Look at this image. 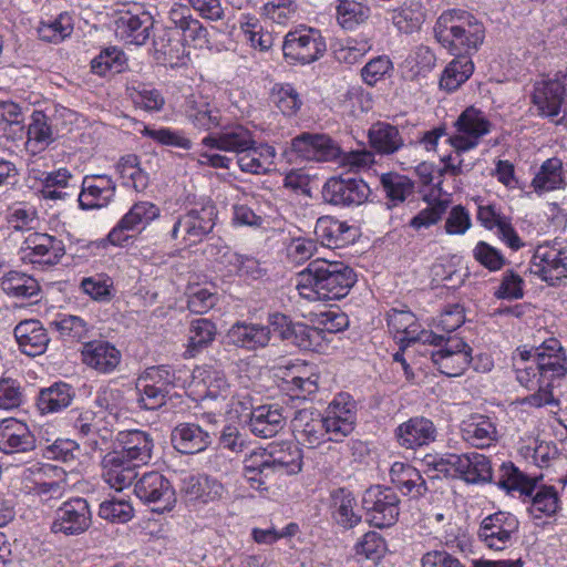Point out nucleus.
<instances>
[{
  "label": "nucleus",
  "instance_id": "nucleus-1",
  "mask_svg": "<svg viewBox=\"0 0 567 567\" xmlns=\"http://www.w3.org/2000/svg\"><path fill=\"white\" fill-rule=\"evenodd\" d=\"M353 404L340 395L327 408L324 414L315 409L295 413L291 427L297 442L316 449L326 442H341L354 430Z\"/></svg>",
  "mask_w": 567,
  "mask_h": 567
},
{
  "label": "nucleus",
  "instance_id": "nucleus-2",
  "mask_svg": "<svg viewBox=\"0 0 567 567\" xmlns=\"http://www.w3.org/2000/svg\"><path fill=\"white\" fill-rule=\"evenodd\" d=\"M301 466V450L296 443L285 441L246 456L244 476L252 489L267 491L277 476L297 474Z\"/></svg>",
  "mask_w": 567,
  "mask_h": 567
},
{
  "label": "nucleus",
  "instance_id": "nucleus-3",
  "mask_svg": "<svg viewBox=\"0 0 567 567\" xmlns=\"http://www.w3.org/2000/svg\"><path fill=\"white\" fill-rule=\"evenodd\" d=\"M357 281L352 268L342 261L318 258L297 275V289L307 300H339Z\"/></svg>",
  "mask_w": 567,
  "mask_h": 567
},
{
  "label": "nucleus",
  "instance_id": "nucleus-4",
  "mask_svg": "<svg viewBox=\"0 0 567 567\" xmlns=\"http://www.w3.org/2000/svg\"><path fill=\"white\" fill-rule=\"evenodd\" d=\"M435 39L453 54L476 52L485 39L482 21L472 13L452 9L444 11L434 25Z\"/></svg>",
  "mask_w": 567,
  "mask_h": 567
},
{
  "label": "nucleus",
  "instance_id": "nucleus-5",
  "mask_svg": "<svg viewBox=\"0 0 567 567\" xmlns=\"http://www.w3.org/2000/svg\"><path fill=\"white\" fill-rule=\"evenodd\" d=\"M326 41L318 29L301 27L289 31L282 42V53L290 63L309 64L323 56Z\"/></svg>",
  "mask_w": 567,
  "mask_h": 567
},
{
  "label": "nucleus",
  "instance_id": "nucleus-6",
  "mask_svg": "<svg viewBox=\"0 0 567 567\" xmlns=\"http://www.w3.org/2000/svg\"><path fill=\"white\" fill-rule=\"evenodd\" d=\"M486 115L474 106L466 107L454 122V132L446 140L455 152L462 153L475 148L484 136L492 131Z\"/></svg>",
  "mask_w": 567,
  "mask_h": 567
},
{
  "label": "nucleus",
  "instance_id": "nucleus-7",
  "mask_svg": "<svg viewBox=\"0 0 567 567\" xmlns=\"http://www.w3.org/2000/svg\"><path fill=\"white\" fill-rule=\"evenodd\" d=\"M216 217L217 210L213 204L193 208L176 218L171 238L186 246L197 244L213 230Z\"/></svg>",
  "mask_w": 567,
  "mask_h": 567
},
{
  "label": "nucleus",
  "instance_id": "nucleus-8",
  "mask_svg": "<svg viewBox=\"0 0 567 567\" xmlns=\"http://www.w3.org/2000/svg\"><path fill=\"white\" fill-rule=\"evenodd\" d=\"M64 255L65 246L63 241L45 233L29 234L19 249L20 259L24 264L40 267L54 266L60 262Z\"/></svg>",
  "mask_w": 567,
  "mask_h": 567
},
{
  "label": "nucleus",
  "instance_id": "nucleus-9",
  "mask_svg": "<svg viewBox=\"0 0 567 567\" xmlns=\"http://www.w3.org/2000/svg\"><path fill=\"white\" fill-rule=\"evenodd\" d=\"M400 499L390 487L372 486L363 495L362 506L368 520L378 528L390 527L399 517Z\"/></svg>",
  "mask_w": 567,
  "mask_h": 567
},
{
  "label": "nucleus",
  "instance_id": "nucleus-10",
  "mask_svg": "<svg viewBox=\"0 0 567 567\" xmlns=\"http://www.w3.org/2000/svg\"><path fill=\"white\" fill-rule=\"evenodd\" d=\"M134 493L144 504L152 505V511L157 513L171 511L176 502L171 482L155 471L144 473L137 480Z\"/></svg>",
  "mask_w": 567,
  "mask_h": 567
},
{
  "label": "nucleus",
  "instance_id": "nucleus-11",
  "mask_svg": "<svg viewBox=\"0 0 567 567\" xmlns=\"http://www.w3.org/2000/svg\"><path fill=\"white\" fill-rule=\"evenodd\" d=\"M371 194L369 185L361 178L333 176L322 187V198L334 206L349 207L365 203Z\"/></svg>",
  "mask_w": 567,
  "mask_h": 567
},
{
  "label": "nucleus",
  "instance_id": "nucleus-12",
  "mask_svg": "<svg viewBox=\"0 0 567 567\" xmlns=\"http://www.w3.org/2000/svg\"><path fill=\"white\" fill-rule=\"evenodd\" d=\"M532 271L549 285L567 277V249L559 243L537 246L532 258Z\"/></svg>",
  "mask_w": 567,
  "mask_h": 567
},
{
  "label": "nucleus",
  "instance_id": "nucleus-13",
  "mask_svg": "<svg viewBox=\"0 0 567 567\" xmlns=\"http://www.w3.org/2000/svg\"><path fill=\"white\" fill-rule=\"evenodd\" d=\"M519 522L515 515L497 512L486 516L480 526L481 542L494 550H503L512 544V537L518 532Z\"/></svg>",
  "mask_w": 567,
  "mask_h": 567
},
{
  "label": "nucleus",
  "instance_id": "nucleus-14",
  "mask_svg": "<svg viewBox=\"0 0 567 567\" xmlns=\"http://www.w3.org/2000/svg\"><path fill=\"white\" fill-rule=\"evenodd\" d=\"M92 523V513L86 499L76 497L62 504L55 512L52 533L66 536L83 534Z\"/></svg>",
  "mask_w": 567,
  "mask_h": 567
},
{
  "label": "nucleus",
  "instance_id": "nucleus-15",
  "mask_svg": "<svg viewBox=\"0 0 567 567\" xmlns=\"http://www.w3.org/2000/svg\"><path fill=\"white\" fill-rule=\"evenodd\" d=\"M472 348L457 336H447L445 346L431 354L433 363L441 373L458 377L467 369L472 360Z\"/></svg>",
  "mask_w": 567,
  "mask_h": 567
},
{
  "label": "nucleus",
  "instance_id": "nucleus-16",
  "mask_svg": "<svg viewBox=\"0 0 567 567\" xmlns=\"http://www.w3.org/2000/svg\"><path fill=\"white\" fill-rule=\"evenodd\" d=\"M291 151L315 162H330L341 156V148L327 134L303 132L291 140Z\"/></svg>",
  "mask_w": 567,
  "mask_h": 567
},
{
  "label": "nucleus",
  "instance_id": "nucleus-17",
  "mask_svg": "<svg viewBox=\"0 0 567 567\" xmlns=\"http://www.w3.org/2000/svg\"><path fill=\"white\" fill-rule=\"evenodd\" d=\"M116 184L109 175H87L81 184L78 196L79 206L83 210L106 207L114 198Z\"/></svg>",
  "mask_w": 567,
  "mask_h": 567
},
{
  "label": "nucleus",
  "instance_id": "nucleus-18",
  "mask_svg": "<svg viewBox=\"0 0 567 567\" xmlns=\"http://www.w3.org/2000/svg\"><path fill=\"white\" fill-rule=\"evenodd\" d=\"M398 444L405 450H417L436 440L434 423L424 416H413L401 423L394 431Z\"/></svg>",
  "mask_w": 567,
  "mask_h": 567
},
{
  "label": "nucleus",
  "instance_id": "nucleus-19",
  "mask_svg": "<svg viewBox=\"0 0 567 567\" xmlns=\"http://www.w3.org/2000/svg\"><path fill=\"white\" fill-rule=\"evenodd\" d=\"M35 158L29 163V172L34 174V178L41 182L40 195L44 199L65 200L75 193V188L70 185L73 175L66 168H59L53 172H41L37 168Z\"/></svg>",
  "mask_w": 567,
  "mask_h": 567
},
{
  "label": "nucleus",
  "instance_id": "nucleus-20",
  "mask_svg": "<svg viewBox=\"0 0 567 567\" xmlns=\"http://www.w3.org/2000/svg\"><path fill=\"white\" fill-rule=\"evenodd\" d=\"M565 100L566 85L558 78L535 82L532 101L539 115L551 118L558 116Z\"/></svg>",
  "mask_w": 567,
  "mask_h": 567
},
{
  "label": "nucleus",
  "instance_id": "nucleus-21",
  "mask_svg": "<svg viewBox=\"0 0 567 567\" xmlns=\"http://www.w3.org/2000/svg\"><path fill=\"white\" fill-rule=\"evenodd\" d=\"M68 424L92 452L103 450L107 436L101 433L100 421L92 410L74 409L68 413Z\"/></svg>",
  "mask_w": 567,
  "mask_h": 567
},
{
  "label": "nucleus",
  "instance_id": "nucleus-22",
  "mask_svg": "<svg viewBox=\"0 0 567 567\" xmlns=\"http://www.w3.org/2000/svg\"><path fill=\"white\" fill-rule=\"evenodd\" d=\"M543 380L554 382L561 379L567 372L566 354L556 338L545 340L539 347H535V359L533 360Z\"/></svg>",
  "mask_w": 567,
  "mask_h": 567
},
{
  "label": "nucleus",
  "instance_id": "nucleus-23",
  "mask_svg": "<svg viewBox=\"0 0 567 567\" xmlns=\"http://www.w3.org/2000/svg\"><path fill=\"white\" fill-rule=\"evenodd\" d=\"M102 477L115 491H122L137 477V465L116 450L106 453L101 462Z\"/></svg>",
  "mask_w": 567,
  "mask_h": 567
},
{
  "label": "nucleus",
  "instance_id": "nucleus-24",
  "mask_svg": "<svg viewBox=\"0 0 567 567\" xmlns=\"http://www.w3.org/2000/svg\"><path fill=\"white\" fill-rule=\"evenodd\" d=\"M181 493L189 502L209 504L224 499L227 489L217 478L198 474L182 481Z\"/></svg>",
  "mask_w": 567,
  "mask_h": 567
},
{
  "label": "nucleus",
  "instance_id": "nucleus-25",
  "mask_svg": "<svg viewBox=\"0 0 567 567\" xmlns=\"http://www.w3.org/2000/svg\"><path fill=\"white\" fill-rule=\"evenodd\" d=\"M212 429H204L195 423H181L172 431L174 449L183 454H195L206 450L215 436Z\"/></svg>",
  "mask_w": 567,
  "mask_h": 567
},
{
  "label": "nucleus",
  "instance_id": "nucleus-26",
  "mask_svg": "<svg viewBox=\"0 0 567 567\" xmlns=\"http://www.w3.org/2000/svg\"><path fill=\"white\" fill-rule=\"evenodd\" d=\"M82 362L99 373L113 372L121 362V352L109 341L94 340L83 342Z\"/></svg>",
  "mask_w": 567,
  "mask_h": 567
},
{
  "label": "nucleus",
  "instance_id": "nucleus-27",
  "mask_svg": "<svg viewBox=\"0 0 567 567\" xmlns=\"http://www.w3.org/2000/svg\"><path fill=\"white\" fill-rule=\"evenodd\" d=\"M116 444L120 447L116 451L138 467L147 464L152 458L154 441L151 434L145 431H121L116 435Z\"/></svg>",
  "mask_w": 567,
  "mask_h": 567
},
{
  "label": "nucleus",
  "instance_id": "nucleus-28",
  "mask_svg": "<svg viewBox=\"0 0 567 567\" xmlns=\"http://www.w3.org/2000/svg\"><path fill=\"white\" fill-rule=\"evenodd\" d=\"M35 440L28 425L17 419L0 421V451L6 454L33 450Z\"/></svg>",
  "mask_w": 567,
  "mask_h": 567
},
{
  "label": "nucleus",
  "instance_id": "nucleus-29",
  "mask_svg": "<svg viewBox=\"0 0 567 567\" xmlns=\"http://www.w3.org/2000/svg\"><path fill=\"white\" fill-rule=\"evenodd\" d=\"M159 216V208L151 202H137L121 218L117 225L109 234L112 244L121 245L126 237L124 231L135 230L145 227Z\"/></svg>",
  "mask_w": 567,
  "mask_h": 567
},
{
  "label": "nucleus",
  "instance_id": "nucleus-30",
  "mask_svg": "<svg viewBox=\"0 0 567 567\" xmlns=\"http://www.w3.org/2000/svg\"><path fill=\"white\" fill-rule=\"evenodd\" d=\"M153 19L148 13H122L115 20V34L118 39L135 45H143L150 38Z\"/></svg>",
  "mask_w": 567,
  "mask_h": 567
},
{
  "label": "nucleus",
  "instance_id": "nucleus-31",
  "mask_svg": "<svg viewBox=\"0 0 567 567\" xmlns=\"http://www.w3.org/2000/svg\"><path fill=\"white\" fill-rule=\"evenodd\" d=\"M56 125L51 115L43 111H33L27 130V151L35 155L55 141Z\"/></svg>",
  "mask_w": 567,
  "mask_h": 567
},
{
  "label": "nucleus",
  "instance_id": "nucleus-32",
  "mask_svg": "<svg viewBox=\"0 0 567 567\" xmlns=\"http://www.w3.org/2000/svg\"><path fill=\"white\" fill-rule=\"evenodd\" d=\"M203 144L224 152L236 153V156L255 145L252 133L243 125L225 128L220 133L206 136Z\"/></svg>",
  "mask_w": 567,
  "mask_h": 567
},
{
  "label": "nucleus",
  "instance_id": "nucleus-33",
  "mask_svg": "<svg viewBox=\"0 0 567 567\" xmlns=\"http://www.w3.org/2000/svg\"><path fill=\"white\" fill-rule=\"evenodd\" d=\"M227 339L233 346L255 351L269 344L270 328L258 323L236 322L228 330Z\"/></svg>",
  "mask_w": 567,
  "mask_h": 567
},
{
  "label": "nucleus",
  "instance_id": "nucleus-34",
  "mask_svg": "<svg viewBox=\"0 0 567 567\" xmlns=\"http://www.w3.org/2000/svg\"><path fill=\"white\" fill-rule=\"evenodd\" d=\"M14 337L20 350L30 357L42 354L50 342L47 330L39 320H23L14 328Z\"/></svg>",
  "mask_w": 567,
  "mask_h": 567
},
{
  "label": "nucleus",
  "instance_id": "nucleus-35",
  "mask_svg": "<svg viewBox=\"0 0 567 567\" xmlns=\"http://www.w3.org/2000/svg\"><path fill=\"white\" fill-rule=\"evenodd\" d=\"M248 424L256 436L268 439L284 429L286 417L282 414V409L278 405H259L252 411Z\"/></svg>",
  "mask_w": 567,
  "mask_h": 567
},
{
  "label": "nucleus",
  "instance_id": "nucleus-36",
  "mask_svg": "<svg viewBox=\"0 0 567 567\" xmlns=\"http://www.w3.org/2000/svg\"><path fill=\"white\" fill-rule=\"evenodd\" d=\"M270 334L277 333L282 340H290L292 338L299 339L300 347L309 348L312 346V340L319 337V331L315 327H308L302 323L293 324L290 319L279 312L269 316L268 324Z\"/></svg>",
  "mask_w": 567,
  "mask_h": 567
},
{
  "label": "nucleus",
  "instance_id": "nucleus-37",
  "mask_svg": "<svg viewBox=\"0 0 567 567\" xmlns=\"http://www.w3.org/2000/svg\"><path fill=\"white\" fill-rule=\"evenodd\" d=\"M331 507L333 519L346 529L353 528L362 519L355 497L346 488H338L331 493Z\"/></svg>",
  "mask_w": 567,
  "mask_h": 567
},
{
  "label": "nucleus",
  "instance_id": "nucleus-38",
  "mask_svg": "<svg viewBox=\"0 0 567 567\" xmlns=\"http://www.w3.org/2000/svg\"><path fill=\"white\" fill-rule=\"evenodd\" d=\"M370 146L380 155H392L401 150L404 140L399 128L386 122H377L368 131Z\"/></svg>",
  "mask_w": 567,
  "mask_h": 567
},
{
  "label": "nucleus",
  "instance_id": "nucleus-39",
  "mask_svg": "<svg viewBox=\"0 0 567 567\" xmlns=\"http://www.w3.org/2000/svg\"><path fill=\"white\" fill-rule=\"evenodd\" d=\"M461 432L464 441L480 449L489 446L497 436L495 424L485 415H475L464 421Z\"/></svg>",
  "mask_w": 567,
  "mask_h": 567
},
{
  "label": "nucleus",
  "instance_id": "nucleus-40",
  "mask_svg": "<svg viewBox=\"0 0 567 567\" xmlns=\"http://www.w3.org/2000/svg\"><path fill=\"white\" fill-rule=\"evenodd\" d=\"M276 150L270 145L250 146L237 157L239 168L249 174H265L271 169Z\"/></svg>",
  "mask_w": 567,
  "mask_h": 567
},
{
  "label": "nucleus",
  "instance_id": "nucleus-41",
  "mask_svg": "<svg viewBox=\"0 0 567 567\" xmlns=\"http://www.w3.org/2000/svg\"><path fill=\"white\" fill-rule=\"evenodd\" d=\"M532 186L538 194L565 188L566 179L561 159L557 157L546 159L535 175Z\"/></svg>",
  "mask_w": 567,
  "mask_h": 567
},
{
  "label": "nucleus",
  "instance_id": "nucleus-42",
  "mask_svg": "<svg viewBox=\"0 0 567 567\" xmlns=\"http://www.w3.org/2000/svg\"><path fill=\"white\" fill-rule=\"evenodd\" d=\"M352 229L344 221H340L330 216L318 218L315 227V234L322 245L327 247H342L351 238L348 236Z\"/></svg>",
  "mask_w": 567,
  "mask_h": 567
},
{
  "label": "nucleus",
  "instance_id": "nucleus-43",
  "mask_svg": "<svg viewBox=\"0 0 567 567\" xmlns=\"http://www.w3.org/2000/svg\"><path fill=\"white\" fill-rule=\"evenodd\" d=\"M217 333L216 324L206 318L192 320L185 358H195L203 349L207 348Z\"/></svg>",
  "mask_w": 567,
  "mask_h": 567
},
{
  "label": "nucleus",
  "instance_id": "nucleus-44",
  "mask_svg": "<svg viewBox=\"0 0 567 567\" xmlns=\"http://www.w3.org/2000/svg\"><path fill=\"white\" fill-rule=\"evenodd\" d=\"M473 71L474 63L470 55L457 54V56L445 66L440 79V87L447 92L456 91L470 79Z\"/></svg>",
  "mask_w": 567,
  "mask_h": 567
},
{
  "label": "nucleus",
  "instance_id": "nucleus-45",
  "mask_svg": "<svg viewBox=\"0 0 567 567\" xmlns=\"http://www.w3.org/2000/svg\"><path fill=\"white\" fill-rule=\"evenodd\" d=\"M460 478L471 484L492 482L493 468L487 456L477 452L463 454Z\"/></svg>",
  "mask_w": 567,
  "mask_h": 567
},
{
  "label": "nucleus",
  "instance_id": "nucleus-46",
  "mask_svg": "<svg viewBox=\"0 0 567 567\" xmlns=\"http://www.w3.org/2000/svg\"><path fill=\"white\" fill-rule=\"evenodd\" d=\"M391 19L400 32L411 34L420 30L424 22L425 13L419 0H409L400 8L393 10Z\"/></svg>",
  "mask_w": 567,
  "mask_h": 567
},
{
  "label": "nucleus",
  "instance_id": "nucleus-47",
  "mask_svg": "<svg viewBox=\"0 0 567 567\" xmlns=\"http://www.w3.org/2000/svg\"><path fill=\"white\" fill-rule=\"evenodd\" d=\"M71 385L60 382L41 390L38 406L43 413H54L68 408L74 399Z\"/></svg>",
  "mask_w": 567,
  "mask_h": 567
},
{
  "label": "nucleus",
  "instance_id": "nucleus-48",
  "mask_svg": "<svg viewBox=\"0 0 567 567\" xmlns=\"http://www.w3.org/2000/svg\"><path fill=\"white\" fill-rule=\"evenodd\" d=\"M536 478L523 473L513 463H503L499 470L498 485L507 492L517 491L530 496L536 487Z\"/></svg>",
  "mask_w": 567,
  "mask_h": 567
},
{
  "label": "nucleus",
  "instance_id": "nucleus-49",
  "mask_svg": "<svg viewBox=\"0 0 567 567\" xmlns=\"http://www.w3.org/2000/svg\"><path fill=\"white\" fill-rule=\"evenodd\" d=\"M126 93L136 107L147 112H158L165 104L162 93L144 83H128L126 85Z\"/></svg>",
  "mask_w": 567,
  "mask_h": 567
},
{
  "label": "nucleus",
  "instance_id": "nucleus-50",
  "mask_svg": "<svg viewBox=\"0 0 567 567\" xmlns=\"http://www.w3.org/2000/svg\"><path fill=\"white\" fill-rule=\"evenodd\" d=\"M1 289L8 296L22 299L35 297L40 292L37 279L18 271H10L3 277Z\"/></svg>",
  "mask_w": 567,
  "mask_h": 567
},
{
  "label": "nucleus",
  "instance_id": "nucleus-51",
  "mask_svg": "<svg viewBox=\"0 0 567 567\" xmlns=\"http://www.w3.org/2000/svg\"><path fill=\"white\" fill-rule=\"evenodd\" d=\"M195 378H199L206 388V398L212 400H220L223 403L231 393L230 385L223 371L213 368H202L195 371Z\"/></svg>",
  "mask_w": 567,
  "mask_h": 567
},
{
  "label": "nucleus",
  "instance_id": "nucleus-52",
  "mask_svg": "<svg viewBox=\"0 0 567 567\" xmlns=\"http://www.w3.org/2000/svg\"><path fill=\"white\" fill-rule=\"evenodd\" d=\"M116 172L123 179V185L134 188L136 192L144 190L148 185V175L140 167L138 157L128 154L118 161Z\"/></svg>",
  "mask_w": 567,
  "mask_h": 567
},
{
  "label": "nucleus",
  "instance_id": "nucleus-53",
  "mask_svg": "<svg viewBox=\"0 0 567 567\" xmlns=\"http://www.w3.org/2000/svg\"><path fill=\"white\" fill-rule=\"evenodd\" d=\"M389 330L395 334H400V342L410 343L416 336L419 322L415 315L409 309H391L386 313Z\"/></svg>",
  "mask_w": 567,
  "mask_h": 567
},
{
  "label": "nucleus",
  "instance_id": "nucleus-54",
  "mask_svg": "<svg viewBox=\"0 0 567 567\" xmlns=\"http://www.w3.org/2000/svg\"><path fill=\"white\" fill-rule=\"evenodd\" d=\"M240 30L244 40L249 43L252 49L266 52L274 44L272 34L265 31L259 20L255 17L244 16L243 21H240Z\"/></svg>",
  "mask_w": 567,
  "mask_h": 567
},
{
  "label": "nucleus",
  "instance_id": "nucleus-55",
  "mask_svg": "<svg viewBox=\"0 0 567 567\" xmlns=\"http://www.w3.org/2000/svg\"><path fill=\"white\" fill-rule=\"evenodd\" d=\"M370 17V8L358 0H339L337 19L343 29H353Z\"/></svg>",
  "mask_w": 567,
  "mask_h": 567
},
{
  "label": "nucleus",
  "instance_id": "nucleus-56",
  "mask_svg": "<svg viewBox=\"0 0 567 567\" xmlns=\"http://www.w3.org/2000/svg\"><path fill=\"white\" fill-rule=\"evenodd\" d=\"M381 185L393 205L403 203L414 190L413 182L406 176L396 173L383 174L381 176Z\"/></svg>",
  "mask_w": 567,
  "mask_h": 567
},
{
  "label": "nucleus",
  "instance_id": "nucleus-57",
  "mask_svg": "<svg viewBox=\"0 0 567 567\" xmlns=\"http://www.w3.org/2000/svg\"><path fill=\"white\" fill-rule=\"evenodd\" d=\"M73 31L72 19L68 13H61L56 19L41 22L38 34L41 40L59 43L70 37Z\"/></svg>",
  "mask_w": 567,
  "mask_h": 567
},
{
  "label": "nucleus",
  "instance_id": "nucleus-58",
  "mask_svg": "<svg viewBox=\"0 0 567 567\" xmlns=\"http://www.w3.org/2000/svg\"><path fill=\"white\" fill-rule=\"evenodd\" d=\"M255 409L252 396L248 391L231 392L220 406V411H224L230 419L245 417L250 420Z\"/></svg>",
  "mask_w": 567,
  "mask_h": 567
},
{
  "label": "nucleus",
  "instance_id": "nucleus-59",
  "mask_svg": "<svg viewBox=\"0 0 567 567\" xmlns=\"http://www.w3.org/2000/svg\"><path fill=\"white\" fill-rule=\"evenodd\" d=\"M271 99L282 114L295 115L301 107L299 93L290 84H277L272 89Z\"/></svg>",
  "mask_w": 567,
  "mask_h": 567
},
{
  "label": "nucleus",
  "instance_id": "nucleus-60",
  "mask_svg": "<svg viewBox=\"0 0 567 567\" xmlns=\"http://www.w3.org/2000/svg\"><path fill=\"white\" fill-rule=\"evenodd\" d=\"M61 337L68 341L82 342L87 338L90 327L89 323L78 316H63L61 319L52 322Z\"/></svg>",
  "mask_w": 567,
  "mask_h": 567
},
{
  "label": "nucleus",
  "instance_id": "nucleus-61",
  "mask_svg": "<svg viewBox=\"0 0 567 567\" xmlns=\"http://www.w3.org/2000/svg\"><path fill=\"white\" fill-rule=\"evenodd\" d=\"M262 14L277 24H287L296 19L298 13L297 0H270L264 4Z\"/></svg>",
  "mask_w": 567,
  "mask_h": 567
},
{
  "label": "nucleus",
  "instance_id": "nucleus-62",
  "mask_svg": "<svg viewBox=\"0 0 567 567\" xmlns=\"http://www.w3.org/2000/svg\"><path fill=\"white\" fill-rule=\"evenodd\" d=\"M177 380L175 370L169 365L163 364L147 368L138 378V384L146 382L151 385L159 386L169 393V390L176 385Z\"/></svg>",
  "mask_w": 567,
  "mask_h": 567
},
{
  "label": "nucleus",
  "instance_id": "nucleus-63",
  "mask_svg": "<svg viewBox=\"0 0 567 567\" xmlns=\"http://www.w3.org/2000/svg\"><path fill=\"white\" fill-rule=\"evenodd\" d=\"M558 495L553 486L539 488L533 497L530 513L540 518L542 515L550 516L557 512Z\"/></svg>",
  "mask_w": 567,
  "mask_h": 567
},
{
  "label": "nucleus",
  "instance_id": "nucleus-64",
  "mask_svg": "<svg viewBox=\"0 0 567 567\" xmlns=\"http://www.w3.org/2000/svg\"><path fill=\"white\" fill-rule=\"evenodd\" d=\"M393 70V63L388 55H379L371 59L361 70L363 82L370 86H374Z\"/></svg>",
  "mask_w": 567,
  "mask_h": 567
}]
</instances>
